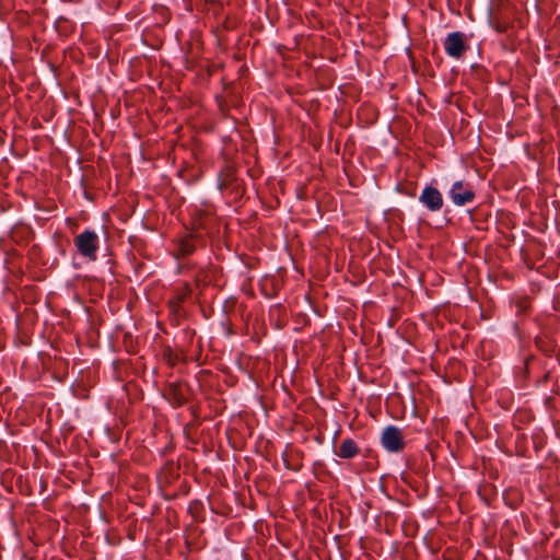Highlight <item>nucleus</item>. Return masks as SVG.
<instances>
[{
    "instance_id": "2",
    "label": "nucleus",
    "mask_w": 560,
    "mask_h": 560,
    "mask_svg": "<svg viewBox=\"0 0 560 560\" xmlns=\"http://www.w3.org/2000/svg\"><path fill=\"white\" fill-rule=\"evenodd\" d=\"M445 54L454 59L462 58L463 54L468 48L466 44L465 34L462 32H452L447 34L443 42Z\"/></svg>"
},
{
    "instance_id": "5",
    "label": "nucleus",
    "mask_w": 560,
    "mask_h": 560,
    "mask_svg": "<svg viewBox=\"0 0 560 560\" xmlns=\"http://www.w3.org/2000/svg\"><path fill=\"white\" fill-rule=\"evenodd\" d=\"M382 445L392 453H397L404 448V438L400 429L395 425L386 427L381 438Z\"/></svg>"
},
{
    "instance_id": "4",
    "label": "nucleus",
    "mask_w": 560,
    "mask_h": 560,
    "mask_svg": "<svg viewBox=\"0 0 560 560\" xmlns=\"http://www.w3.org/2000/svg\"><path fill=\"white\" fill-rule=\"evenodd\" d=\"M419 202L430 212H439L444 206L441 191L431 185H427L420 196Z\"/></svg>"
},
{
    "instance_id": "1",
    "label": "nucleus",
    "mask_w": 560,
    "mask_h": 560,
    "mask_svg": "<svg viewBox=\"0 0 560 560\" xmlns=\"http://www.w3.org/2000/svg\"><path fill=\"white\" fill-rule=\"evenodd\" d=\"M78 253L90 261H95L100 249V236L93 230H84L73 240Z\"/></svg>"
},
{
    "instance_id": "3",
    "label": "nucleus",
    "mask_w": 560,
    "mask_h": 560,
    "mask_svg": "<svg viewBox=\"0 0 560 560\" xmlns=\"http://www.w3.org/2000/svg\"><path fill=\"white\" fill-rule=\"evenodd\" d=\"M448 197L455 206L463 207L474 201L475 192L469 184L456 180L448 190Z\"/></svg>"
},
{
    "instance_id": "6",
    "label": "nucleus",
    "mask_w": 560,
    "mask_h": 560,
    "mask_svg": "<svg viewBox=\"0 0 560 560\" xmlns=\"http://www.w3.org/2000/svg\"><path fill=\"white\" fill-rule=\"evenodd\" d=\"M360 453L358 444L352 439H345L339 450L336 452L337 456L345 459L355 457Z\"/></svg>"
}]
</instances>
